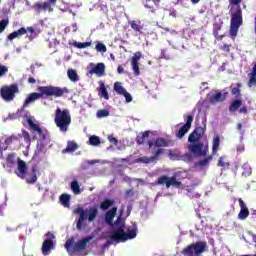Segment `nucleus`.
<instances>
[{"label":"nucleus","mask_w":256,"mask_h":256,"mask_svg":"<svg viewBox=\"0 0 256 256\" xmlns=\"http://www.w3.org/2000/svg\"><path fill=\"white\" fill-rule=\"evenodd\" d=\"M206 127L196 126L192 133L188 136V143H191L187 146L188 153L183 155L177 154L173 150H169L168 156L172 161H184V163H193L195 157H207L209 153V146L203 144L201 139L205 135Z\"/></svg>","instance_id":"1"},{"label":"nucleus","mask_w":256,"mask_h":256,"mask_svg":"<svg viewBox=\"0 0 256 256\" xmlns=\"http://www.w3.org/2000/svg\"><path fill=\"white\" fill-rule=\"evenodd\" d=\"M38 91L39 93L33 92L28 95L20 111H25V108L29 107L30 103H34L37 99H43V97H55L57 99L69 94V88L58 86H39Z\"/></svg>","instance_id":"2"},{"label":"nucleus","mask_w":256,"mask_h":256,"mask_svg":"<svg viewBox=\"0 0 256 256\" xmlns=\"http://www.w3.org/2000/svg\"><path fill=\"white\" fill-rule=\"evenodd\" d=\"M241 1H231L230 5V37L235 39L239 33V27L243 25V10L241 9Z\"/></svg>","instance_id":"3"},{"label":"nucleus","mask_w":256,"mask_h":256,"mask_svg":"<svg viewBox=\"0 0 256 256\" xmlns=\"http://www.w3.org/2000/svg\"><path fill=\"white\" fill-rule=\"evenodd\" d=\"M126 231L123 229V226H120L111 233L108 243L111 245L112 243H121L128 241V239H135L137 237V224H132Z\"/></svg>","instance_id":"4"},{"label":"nucleus","mask_w":256,"mask_h":256,"mask_svg":"<svg viewBox=\"0 0 256 256\" xmlns=\"http://www.w3.org/2000/svg\"><path fill=\"white\" fill-rule=\"evenodd\" d=\"M74 213L79 215L76 223V229H78V231H82L83 227H85L83 223H85L86 219L89 223H93V221L97 219V215H99V208H97V206H92L85 210L83 207H78L74 210Z\"/></svg>","instance_id":"5"},{"label":"nucleus","mask_w":256,"mask_h":256,"mask_svg":"<svg viewBox=\"0 0 256 256\" xmlns=\"http://www.w3.org/2000/svg\"><path fill=\"white\" fill-rule=\"evenodd\" d=\"M54 123L62 133H67L69 125H71V114L69 113V110H61V108H57L55 111Z\"/></svg>","instance_id":"6"},{"label":"nucleus","mask_w":256,"mask_h":256,"mask_svg":"<svg viewBox=\"0 0 256 256\" xmlns=\"http://www.w3.org/2000/svg\"><path fill=\"white\" fill-rule=\"evenodd\" d=\"M205 251H207V242L198 241L186 246L181 253L184 256H199Z\"/></svg>","instance_id":"7"},{"label":"nucleus","mask_w":256,"mask_h":256,"mask_svg":"<svg viewBox=\"0 0 256 256\" xmlns=\"http://www.w3.org/2000/svg\"><path fill=\"white\" fill-rule=\"evenodd\" d=\"M17 93H19V86L16 84H11L10 86H2L0 88V96L2 97L3 101H13Z\"/></svg>","instance_id":"8"},{"label":"nucleus","mask_w":256,"mask_h":256,"mask_svg":"<svg viewBox=\"0 0 256 256\" xmlns=\"http://www.w3.org/2000/svg\"><path fill=\"white\" fill-rule=\"evenodd\" d=\"M156 185H165L166 189H169L170 187H181L183 183L181 181L177 180V177L175 176H160L156 182Z\"/></svg>","instance_id":"9"},{"label":"nucleus","mask_w":256,"mask_h":256,"mask_svg":"<svg viewBox=\"0 0 256 256\" xmlns=\"http://www.w3.org/2000/svg\"><path fill=\"white\" fill-rule=\"evenodd\" d=\"M207 99L211 105H217V103H223L227 99V93H221L219 90H214L207 95Z\"/></svg>","instance_id":"10"},{"label":"nucleus","mask_w":256,"mask_h":256,"mask_svg":"<svg viewBox=\"0 0 256 256\" xmlns=\"http://www.w3.org/2000/svg\"><path fill=\"white\" fill-rule=\"evenodd\" d=\"M46 237H48L46 240H44L42 244V253L43 255H49L51 252V249H54L55 246L53 244V239H55V235L51 232L46 233Z\"/></svg>","instance_id":"11"},{"label":"nucleus","mask_w":256,"mask_h":256,"mask_svg":"<svg viewBox=\"0 0 256 256\" xmlns=\"http://www.w3.org/2000/svg\"><path fill=\"white\" fill-rule=\"evenodd\" d=\"M55 5V1H48V2H36L33 6L32 9H34V11L39 14L41 13V11H49V13H51V11H53V6Z\"/></svg>","instance_id":"12"},{"label":"nucleus","mask_w":256,"mask_h":256,"mask_svg":"<svg viewBox=\"0 0 256 256\" xmlns=\"http://www.w3.org/2000/svg\"><path fill=\"white\" fill-rule=\"evenodd\" d=\"M27 123L32 131H36V133H38L41 141H45L47 139L48 132L46 129L39 127V124H35L31 118H28Z\"/></svg>","instance_id":"13"},{"label":"nucleus","mask_w":256,"mask_h":256,"mask_svg":"<svg viewBox=\"0 0 256 256\" xmlns=\"http://www.w3.org/2000/svg\"><path fill=\"white\" fill-rule=\"evenodd\" d=\"M193 123V115H188L186 118V123L180 127L178 132L176 133V137L178 139H182L185 137V134L189 132V129H191V125Z\"/></svg>","instance_id":"14"},{"label":"nucleus","mask_w":256,"mask_h":256,"mask_svg":"<svg viewBox=\"0 0 256 256\" xmlns=\"http://www.w3.org/2000/svg\"><path fill=\"white\" fill-rule=\"evenodd\" d=\"M15 173L20 179L27 177V163L21 160V158H17V170Z\"/></svg>","instance_id":"15"},{"label":"nucleus","mask_w":256,"mask_h":256,"mask_svg":"<svg viewBox=\"0 0 256 256\" xmlns=\"http://www.w3.org/2000/svg\"><path fill=\"white\" fill-rule=\"evenodd\" d=\"M238 203L240 206V212L238 213V219L240 221H245L247 217H249V208H247V204H245V201L243 199L239 198Z\"/></svg>","instance_id":"16"},{"label":"nucleus","mask_w":256,"mask_h":256,"mask_svg":"<svg viewBox=\"0 0 256 256\" xmlns=\"http://www.w3.org/2000/svg\"><path fill=\"white\" fill-rule=\"evenodd\" d=\"M95 236L90 235L87 236L85 238L80 239L78 242L75 243L74 247H73V251H83L87 248V244L89 243V241H92V239Z\"/></svg>","instance_id":"17"},{"label":"nucleus","mask_w":256,"mask_h":256,"mask_svg":"<svg viewBox=\"0 0 256 256\" xmlns=\"http://www.w3.org/2000/svg\"><path fill=\"white\" fill-rule=\"evenodd\" d=\"M131 29L135 31V33H138V35H143V30L145 29V24L141 22V20H131L128 22Z\"/></svg>","instance_id":"18"},{"label":"nucleus","mask_w":256,"mask_h":256,"mask_svg":"<svg viewBox=\"0 0 256 256\" xmlns=\"http://www.w3.org/2000/svg\"><path fill=\"white\" fill-rule=\"evenodd\" d=\"M117 215V207H112L110 210H108L105 214V221L107 225H110L113 227V219H115V216Z\"/></svg>","instance_id":"19"},{"label":"nucleus","mask_w":256,"mask_h":256,"mask_svg":"<svg viewBox=\"0 0 256 256\" xmlns=\"http://www.w3.org/2000/svg\"><path fill=\"white\" fill-rule=\"evenodd\" d=\"M90 75H97L98 77H103V75H105V64H96L95 67L90 70Z\"/></svg>","instance_id":"20"},{"label":"nucleus","mask_w":256,"mask_h":256,"mask_svg":"<svg viewBox=\"0 0 256 256\" xmlns=\"http://www.w3.org/2000/svg\"><path fill=\"white\" fill-rule=\"evenodd\" d=\"M223 28V22H215L213 24V35L218 41H223L225 35H219V31Z\"/></svg>","instance_id":"21"},{"label":"nucleus","mask_w":256,"mask_h":256,"mask_svg":"<svg viewBox=\"0 0 256 256\" xmlns=\"http://www.w3.org/2000/svg\"><path fill=\"white\" fill-rule=\"evenodd\" d=\"M77 149H79V145L77 144V142H75V140H69L67 142L66 148L62 150V153H75Z\"/></svg>","instance_id":"22"},{"label":"nucleus","mask_w":256,"mask_h":256,"mask_svg":"<svg viewBox=\"0 0 256 256\" xmlns=\"http://www.w3.org/2000/svg\"><path fill=\"white\" fill-rule=\"evenodd\" d=\"M98 95L103 97L106 101H109V92L107 91V87H105V83L103 81L99 82Z\"/></svg>","instance_id":"23"},{"label":"nucleus","mask_w":256,"mask_h":256,"mask_svg":"<svg viewBox=\"0 0 256 256\" xmlns=\"http://www.w3.org/2000/svg\"><path fill=\"white\" fill-rule=\"evenodd\" d=\"M149 135H151V131H149V130H146V131L142 132L140 135H138L136 137L137 145H144L145 140L149 139Z\"/></svg>","instance_id":"24"},{"label":"nucleus","mask_w":256,"mask_h":256,"mask_svg":"<svg viewBox=\"0 0 256 256\" xmlns=\"http://www.w3.org/2000/svg\"><path fill=\"white\" fill-rule=\"evenodd\" d=\"M242 105L243 101H241V99L237 98L233 100L229 106L230 113H235V111L239 110Z\"/></svg>","instance_id":"25"},{"label":"nucleus","mask_w":256,"mask_h":256,"mask_svg":"<svg viewBox=\"0 0 256 256\" xmlns=\"http://www.w3.org/2000/svg\"><path fill=\"white\" fill-rule=\"evenodd\" d=\"M27 34V29L25 28H20L17 31H14L8 35L9 41H13V39H17V37H21V35H26Z\"/></svg>","instance_id":"26"},{"label":"nucleus","mask_w":256,"mask_h":256,"mask_svg":"<svg viewBox=\"0 0 256 256\" xmlns=\"http://www.w3.org/2000/svg\"><path fill=\"white\" fill-rule=\"evenodd\" d=\"M31 173H32L31 178L26 179V183H28V185H33L37 183V166H32Z\"/></svg>","instance_id":"27"},{"label":"nucleus","mask_w":256,"mask_h":256,"mask_svg":"<svg viewBox=\"0 0 256 256\" xmlns=\"http://www.w3.org/2000/svg\"><path fill=\"white\" fill-rule=\"evenodd\" d=\"M144 7L146 9H149L152 13H155V11H157V9H159V2H155V1H146L144 3Z\"/></svg>","instance_id":"28"},{"label":"nucleus","mask_w":256,"mask_h":256,"mask_svg":"<svg viewBox=\"0 0 256 256\" xmlns=\"http://www.w3.org/2000/svg\"><path fill=\"white\" fill-rule=\"evenodd\" d=\"M219 145H221V138H219V135H217L213 138V143H212L213 155H217V152L219 151Z\"/></svg>","instance_id":"29"},{"label":"nucleus","mask_w":256,"mask_h":256,"mask_svg":"<svg viewBox=\"0 0 256 256\" xmlns=\"http://www.w3.org/2000/svg\"><path fill=\"white\" fill-rule=\"evenodd\" d=\"M155 161H157V158L155 156H151V157L143 156L136 159V163H144L146 165H149V163H155Z\"/></svg>","instance_id":"30"},{"label":"nucleus","mask_w":256,"mask_h":256,"mask_svg":"<svg viewBox=\"0 0 256 256\" xmlns=\"http://www.w3.org/2000/svg\"><path fill=\"white\" fill-rule=\"evenodd\" d=\"M16 157L17 156L15 155V153L8 154V156L6 157L7 167H15V163H17Z\"/></svg>","instance_id":"31"},{"label":"nucleus","mask_w":256,"mask_h":256,"mask_svg":"<svg viewBox=\"0 0 256 256\" xmlns=\"http://www.w3.org/2000/svg\"><path fill=\"white\" fill-rule=\"evenodd\" d=\"M115 204V200L113 199H106L103 202L100 203V209L102 211H107L112 205Z\"/></svg>","instance_id":"32"},{"label":"nucleus","mask_w":256,"mask_h":256,"mask_svg":"<svg viewBox=\"0 0 256 256\" xmlns=\"http://www.w3.org/2000/svg\"><path fill=\"white\" fill-rule=\"evenodd\" d=\"M67 75H68V79H70L72 83H77V81H79V75L77 74V71L73 69H69L67 71Z\"/></svg>","instance_id":"33"},{"label":"nucleus","mask_w":256,"mask_h":256,"mask_svg":"<svg viewBox=\"0 0 256 256\" xmlns=\"http://www.w3.org/2000/svg\"><path fill=\"white\" fill-rule=\"evenodd\" d=\"M241 87H243V84L236 83V87L231 89V95H236L237 99H241Z\"/></svg>","instance_id":"34"},{"label":"nucleus","mask_w":256,"mask_h":256,"mask_svg":"<svg viewBox=\"0 0 256 256\" xmlns=\"http://www.w3.org/2000/svg\"><path fill=\"white\" fill-rule=\"evenodd\" d=\"M71 195L69 194H62L60 196V202L62 203L63 207H70Z\"/></svg>","instance_id":"35"},{"label":"nucleus","mask_w":256,"mask_h":256,"mask_svg":"<svg viewBox=\"0 0 256 256\" xmlns=\"http://www.w3.org/2000/svg\"><path fill=\"white\" fill-rule=\"evenodd\" d=\"M114 91L117 93V95H123L127 92L123 85H121V82L114 83Z\"/></svg>","instance_id":"36"},{"label":"nucleus","mask_w":256,"mask_h":256,"mask_svg":"<svg viewBox=\"0 0 256 256\" xmlns=\"http://www.w3.org/2000/svg\"><path fill=\"white\" fill-rule=\"evenodd\" d=\"M154 147H169V142L165 138H157L154 141Z\"/></svg>","instance_id":"37"},{"label":"nucleus","mask_w":256,"mask_h":256,"mask_svg":"<svg viewBox=\"0 0 256 256\" xmlns=\"http://www.w3.org/2000/svg\"><path fill=\"white\" fill-rule=\"evenodd\" d=\"M89 144L92 145L93 147H97L101 145V139L96 135L90 136Z\"/></svg>","instance_id":"38"},{"label":"nucleus","mask_w":256,"mask_h":256,"mask_svg":"<svg viewBox=\"0 0 256 256\" xmlns=\"http://www.w3.org/2000/svg\"><path fill=\"white\" fill-rule=\"evenodd\" d=\"M211 161H213V156H207L206 158H204L203 160L199 161L197 163V165L199 167H207V165H209V163H211Z\"/></svg>","instance_id":"39"},{"label":"nucleus","mask_w":256,"mask_h":256,"mask_svg":"<svg viewBox=\"0 0 256 256\" xmlns=\"http://www.w3.org/2000/svg\"><path fill=\"white\" fill-rule=\"evenodd\" d=\"M71 189L75 195H79L81 193V189L79 187V182L73 181L71 182Z\"/></svg>","instance_id":"40"},{"label":"nucleus","mask_w":256,"mask_h":256,"mask_svg":"<svg viewBox=\"0 0 256 256\" xmlns=\"http://www.w3.org/2000/svg\"><path fill=\"white\" fill-rule=\"evenodd\" d=\"M96 117H98V119H103V117H109V110L107 109L98 110L96 113Z\"/></svg>","instance_id":"41"},{"label":"nucleus","mask_w":256,"mask_h":256,"mask_svg":"<svg viewBox=\"0 0 256 256\" xmlns=\"http://www.w3.org/2000/svg\"><path fill=\"white\" fill-rule=\"evenodd\" d=\"M95 49L100 53H107V46H105L103 42H97Z\"/></svg>","instance_id":"42"},{"label":"nucleus","mask_w":256,"mask_h":256,"mask_svg":"<svg viewBox=\"0 0 256 256\" xmlns=\"http://www.w3.org/2000/svg\"><path fill=\"white\" fill-rule=\"evenodd\" d=\"M74 47H77V49H85L91 47V42H74Z\"/></svg>","instance_id":"43"},{"label":"nucleus","mask_w":256,"mask_h":256,"mask_svg":"<svg viewBox=\"0 0 256 256\" xmlns=\"http://www.w3.org/2000/svg\"><path fill=\"white\" fill-rule=\"evenodd\" d=\"M131 65H132V69H133L134 75L136 77H139L141 75V71L139 70V63L131 62Z\"/></svg>","instance_id":"44"},{"label":"nucleus","mask_w":256,"mask_h":256,"mask_svg":"<svg viewBox=\"0 0 256 256\" xmlns=\"http://www.w3.org/2000/svg\"><path fill=\"white\" fill-rule=\"evenodd\" d=\"M75 243V238L71 237L69 238L65 243V249L68 251V253L71 251V247H73V244Z\"/></svg>","instance_id":"45"},{"label":"nucleus","mask_w":256,"mask_h":256,"mask_svg":"<svg viewBox=\"0 0 256 256\" xmlns=\"http://www.w3.org/2000/svg\"><path fill=\"white\" fill-rule=\"evenodd\" d=\"M7 25H9V19H2L0 21V33H3L5 31Z\"/></svg>","instance_id":"46"},{"label":"nucleus","mask_w":256,"mask_h":256,"mask_svg":"<svg viewBox=\"0 0 256 256\" xmlns=\"http://www.w3.org/2000/svg\"><path fill=\"white\" fill-rule=\"evenodd\" d=\"M7 73H9V67H7L5 65H0V79H1V77H5V75H7Z\"/></svg>","instance_id":"47"},{"label":"nucleus","mask_w":256,"mask_h":256,"mask_svg":"<svg viewBox=\"0 0 256 256\" xmlns=\"http://www.w3.org/2000/svg\"><path fill=\"white\" fill-rule=\"evenodd\" d=\"M141 57H143V54H141V52L134 53L131 63H139Z\"/></svg>","instance_id":"48"},{"label":"nucleus","mask_w":256,"mask_h":256,"mask_svg":"<svg viewBox=\"0 0 256 256\" xmlns=\"http://www.w3.org/2000/svg\"><path fill=\"white\" fill-rule=\"evenodd\" d=\"M22 137L25 143H31V135L27 132V130L22 131Z\"/></svg>","instance_id":"49"},{"label":"nucleus","mask_w":256,"mask_h":256,"mask_svg":"<svg viewBox=\"0 0 256 256\" xmlns=\"http://www.w3.org/2000/svg\"><path fill=\"white\" fill-rule=\"evenodd\" d=\"M121 226H123V229H125V224L123 223V220L121 219V216H119L117 218V220L114 221L113 227H118V229H119V227H121Z\"/></svg>","instance_id":"50"},{"label":"nucleus","mask_w":256,"mask_h":256,"mask_svg":"<svg viewBox=\"0 0 256 256\" xmlns=\"http://www.w3.org/2000/svg\"><path fill=\"white\" fill-rule=\"evenodd\" d=\"M248 86L249 87L256 86V74H253V73L250 74V79H249V82H248Z\"/></svg>","instance_id":"51"},{"label":"nucleus","mask_w":256,"mask_h":256,"mask_svg":"<svg viewBox=\"0 0 256 256\" xmlns=\"http://www.w3.org/2000/svg\"><path fill=\"white\" fill-rule=\"evenodd\" d=\"M225 157L221 156L218 160V167H229L231 164L229 162L223 161Z\"/></svg>","instance_id":"52"},{"label":"nucleus","mask_w":256,"mask_h":256,"mask_svg":"<svg viewBox=\"0 0 256 256\" xmlns=\"http://www.w3.org/2000/svg\"><path fill=\"white\" fill-rule=\"evenodd\" d=\"M108 141H109L110 143H112L113 145H118V144H119V141L117 140V138H115V137L113 136V134L108 135Z\"/></svg>","instance_id":"53"},{"label":"nucleus","mask_w":256,"mask_h":256,"mask_svg":"<svg viewBox=\"0 0 256 256\" xmlns=\"http://www.w3.org/2000/svg\"><path fill=\"white\" fill-rule=\"evenodd\" d=\"M125 99H126V103H131V101H133V97L131 96V94L129 92H125L122 94Z\"/></svg>","instance_id":"54"},{"label":"nucleus","mask_w":256,"mask_h":256,"mask_svg":"<svg viewBox=\"0 0 256 256\" xmlns=\"http://www.w3.org/2000/svg\"><path fill=\"white\" fill-rule=\"evenodd\" d=\"M163 153H164L163 148H159V149H157V150L154 152V157L158 158L159 155H163Z\"/></svg>","instance_id":"55"},{"label":"nucleus","mask_w":256,"mask_h":256,"mask_svg":"<svg viewBox=\"0 0 256 256\" xmlns=\"http://www.w3.org/2000/svg\"><path fill=\"white\" fill-rule=\"evenodd\" d=\"M169 16L173 17L174 19H177V11L175 9H170Z\"/></svg>","instance_id":"56"},{"label":"nucleus","mask_w":256,"mask_h":256,"mask_svg":"<svg viewBox=\"0 0 256 256\" xmlns=\"http://www.w3.org/2000/svg\"><path fill=\"white\" fill-rule=\"evenodd\" d=\"M239 113H244V115H247L248 113V110H247V106H242L240 109H239Z\"/></svg>","instance_id":"57"},{"label":"nucleus","mask_w":256,"mask_h":256,"mask_svg":"<svg viewBox=\"0 0 256 256\" xmlns=\"http://www.w3.org/2000/svg\"><path fill=\"white\" fill-rule=\"evenodd\" d=\"M133 195H135V193L133 192V189H129L126 191V197H133Z\"/></svg>","instance_id":"58"},{"label":"nucleus","mask_w":256,"mask_h":256,"mask_svg":"<svg viewBox=\"0 0 256 256\" xmlns=\"http://www.w3.org/2000/svg\"><path fill=\"white\" fill-rule=\"evenodd\" d=\"M117 73H119V75H121V74L125 73V69L121 65H119L117 68Z\"/></svg>","instance_id":"59"},{"label":"nucleus","mask_w":256,"mask_h":256,"mask_svg":"<svg viewBox=\"0 0 256 256\" xmlns=\"http://www.w3.org/2000/svg\"><path fill=\"white\" fill-rule=\"evenodd\" d=\"M11 143H13V137H8L5 139V144L6 145H11Z\"/></svg>","instance_id":"60"},{"label":"nucleus","mask_w":256,"mask_h":256,"mask_svg":"<svg viewBox=\"0 0 256 256\" xmlns=\"http://www.w3.org/2000/svg\"><path fill=\"white\" fill-rule=\"evenodd\" d=\"M28 83L33 85V84L37 83V80H35V78H33V77H29L28 78Z\"/></svg>","instance_id":"61"},{"label":"nucleus","mask_w":256,"mask_h":256,"mask_svg":"<svg viewBox=\"0 0 256 256\" xmlns=\"http://www.w3.org/2000/svg\"><path fill=\"white\" fill-rule=\"evenodd\" d=\"M27 31H29V33H35V29H33V27H27L26 33Z\"/></svg>","instance_id":"62"},{"label":"nucleus","mask_w":256,"mask_h":256,"mask_svg":"<svg viewBox=\"0 0 256 256\" xmlns=\"http://www.w3.org/2000/svg\"><path fill=\"white\" fill-rule=\"evenodd\" d=\"M147 145H148V147H153V145H155V142H153V141H148V143H147Z\"/></svg>","instance_id":"63"},{"label":"nucleus","mask_w":256,"mask_h":256,"mask_svg":"<svg viewBox=\"0 0 256 256\" xmlns=\"http://www.w3.org/2000/svg\"><path fill=\"white\" fill-rule=\"evenodd\" d=\"M252 74L256 75V64H254L253 68H252Z\"/></svg>","instance_id":"64"}]
</instances>
